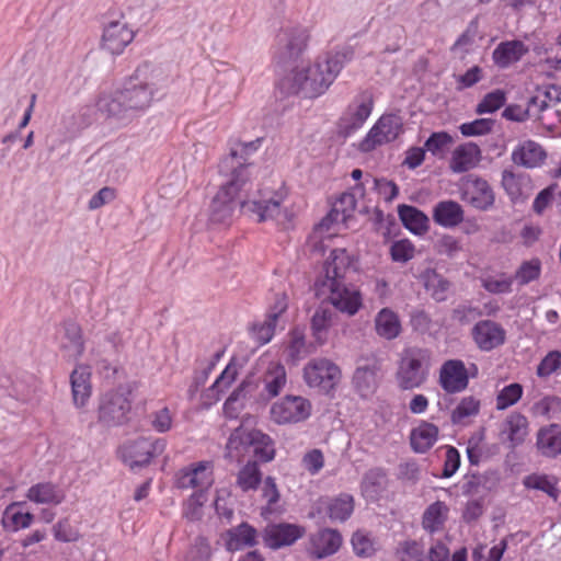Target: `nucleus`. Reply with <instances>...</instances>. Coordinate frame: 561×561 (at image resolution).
I'll list each match as a JSON object with an SVG mask.
<instances>
[{"mask_svg":"<svg viewBox=\"0 0 561 561\" xmlns=\"http://www.w3.org/2000/svg\"><path fill=\"white\" fill-rule=\"evenodd\" d=\"M130 410V401L122 389H113L101 397L99 421L107 425L118 424Z\"/></svg>","mask_w":561,"mask_h":561,"instance_id":"obj_15","label":"nucleus"},{"mask_svg":"<svg viewBox=\"0 0 561 561\" xmlns=\"http://www.w3.org/2000/svg\"><path fill=\"white\" fill-rule=\"evenodd\" d=\"M480 411V402L473 397H465L460 400L451 413L455 424L462 423L465 419L474 416Z\"/></svg>","mask_w":561,"mask_h":561,"instance_id":"obj_52","label":"nucleus"},{"mask_svg":"<svg viewBox=\"0 0 561 561\" xmlns=\"http://www.w3.org/2000/svg\"><path fill=\"white\" fill-rule=\"evenodd\" d=\"M306 533L305 527L296 524L280 523L268 525L264 530V543L271 549L291 546Z\"/></svg>","mask_w":561,"mask_h":561,"instance_id":"obj_20","label":"nucleus"},{"mask_svg":"<svg viewBox=\"0 0 561 561\" xmlns=\"http://www.w3.org/2000/svg\"><path fill=\"white\" fill-rule=\"evenodd\" d=\"M386 472L380 468H373L368 470L362 481V490L367 495L377 494L386 483Z\"/></svg>","mask_w":561,"mask_h":561,"instance_id":"obj_50","label":"nucleus"},{"mask_svg":"<svg viewBox=\"0 0 561 561\" xmlns=\"http://www.w3.org/2000/svg\"><path fill=\"white\" fill-rule=\"evenodd\" d=\"M514 164L526 169L541 167L547 159V151L537 141L527 139L520 141L512 151Z\"/></svg>","mask_w":561,"mask_h":561,"instance_id":"obj_24","label":"nucleus"},{"mask_svg":"<svg viewBox=\"0 0 561 561\" xmlns=\"http://www.w3.org/2000/svg\"><path fill=\"white\" fill-rule=\"evenodd\" d=\"M398 214L403 226L412 233L422 236L430 228L428 217L414 206L401 205Z\"/></svg>","mask_w":561,"mask_h":561,"instance_id":"obj_36","label":"nucleus"},{"mask_svg":"<svg viewBox=\"0 0 561 561\" xmlns=\"http://www.w3.org/2000/svg\"><path fill=\"white\" fill-rule=\"evenodd\" d=\"M513 277L501 273L483 279V287L492 294H505L512 290Z\"/></svg>","mask_w":561,"mask_h":561,"instance_id":"obj_59","label":"nucleus"},{"mask_svg":"<svg viewBox=\"0 0 561 561\" xmlns=\"http://www.w3.org/2000/svg\"><path fill=\"white\" fill-rule=\"evenodd\" d=\"M377 369L370 366L358 367L353 376L355 389L363 396H367L376 388Z\"/></svg>","mask_w":561,"mask_h":561,"instance_id":"obj_46","label":"nucleus"},{"mask_svg":"<svg viewBox=\"0 0 561 561\" xmlns=\"http://www.w3.org/2000/svg\"><path fill=\"white\" fill-rule=\"evenodd\" d=\"M215 482L214 462L202 460L190 463L176 471L174 476V485L180 490L192 489L194 491H207Z\"/></svg>","mask_w":561,"mask_h":561,"instance_id":"obj_9","label":"nucleus"},{"mask_svg":"<svg viewBox=\"0 0 561 561\" xmlns=\"http://www.w3.org/2000/svg\"><path fill=\"white\" fill-rule=\"evenodd\" d=\"M314 350L312 344L306 342L305 333L300 329L295 328L289 331L286 351L291 360H299L313 353Z\"/></svg>","mask_w":561,"mask_h":561,"instance_id":"obj_41","label":"nucleus"},{"mask_svg":"<svg viewBox=\"0 0 561 561\" xmlns=\"http://www.w3.org/2000/svg\"><path fill=\"white\" fill-rule=\"evenodd\" d=\"M453 141V137L447 131H435L425 141V150L440 157Z\"/></svg>","mask_w":561,"mask_h":561,"instance_id":"obj_57","label":"nucleus"},{"mask_svg":"<svg viewBox=\"0 0 561 561\" xmlns=\"http://www.w3.org/2000/svg\"><path fill=\"white\" fill-rule=\"evenodd\" d=\"M472 339L481 351H492L504 344L506 332L503 327L491 320H481L471 331Z\"/></svg>","mask_w":561,"mask_h":561,"instance_id":"obj_21","label":"nucleus"},{"mask_svg":"<svg viewBox=\"0 0 561 561\" xmlns=\"http://www.w3.org/2000/svg\"><path fill=\"white\" fill-rule=\"evenodd\" d=\"M352 58L353 49L348 47L328 53L323 57H319L313 65L294 70L290 91L302 93L306 98H317L323 94Z\"/></svg>","mask_w":561,"mask_h":561,"instance_id":"obj_3","label":"nucleus"},{"mask_svg":"<svg viewBox=\"0 0 561 561\" xmlns=\"http://www.w3.org/2000/svg\"><path fill=\"white\" fill-rule=\"evenodd\" d=\"M207 502V494L203 491H194L182 503V517L190 522H201L204 516V505Z\"/></svg>","mask_w":561,"mask_h":561,"instance_id":"obj_42","label":"nucleus"},{"mask_svg":"<svg viewBox=\"0 0 561 561\" xmlns=\"http://www.w3.org/2000/svg\"><path fill=\"white\" fill-rule=\"evenodd\" d=\"M262 142L263 138L259 137L249 142L238 140L231 144L229 154L220 162V173H224L226 169H230L231 172L233 168H237L240 163L249 164L247 159L260 149ZM250 165L253 167L254 182L257 175V169L253 163H250Z\"/></svg>","mask_w":561,"mask_h":561,"instance_id":"obj_23","label":"nucleus"},{"mask_svg":"<svg viewBox=\"0 0 561 561\" xmlns=\"http://www.w3.org/2000/svg\"><path fill=\"white\" fill-rule=\"evenodd\" d=\"M26 497L37 504L58 505L65 500V493L54 483L41 482L28 489Z\"/></svg>","mask_w":561,"mask_h":561,"instance_id":"obj_35","label":"nucleus"},{"mask_svg":"<svg viewBox=\"0 0 561 561\" xmlns=\"http://www.w3.org/2000/svg\"><path fill=\"white\" fill-rule=\"evenodd\" d=\"M481 159V149L474 142H465L457 146L451 152L449 168L455 173H462L473 169Z\"/></svg>","mask_w":561,"mask_h":561,"instance_id":"obj_28","label":"nucleus"},{"mask_svg":"<svg viewBox=\"0 0 561 561\" xmlns=\"http://www.w3.org/2000/svg\"><path fill=\"white\" fill-rule=\"evenodd\" d=\"M162 71L144 62L125 81L124 87L99 98L96 106L107 117L130 122L146 112L153 103L159 90Z\"/></svg>","mask_w":561,"mask_h":561,"instance_id":"obj_2","label":"nucleus"},{"mask_svg":"<svg viewBox=\"0 0 561 561\" xmlns=\"http://www.w3.org/2000/svg\"><path fill=\"white\" fill-rule=\"evenodd\" d=\"M402 130L403 123L400 116L396 114H383L360 141L359 148L364 152H369L378 146L396 140Z\"/></svg>","mask_w":561,"mask_h":561,"instance_id":"obj_11","label":"nucleus"},{"mask_svg":"<svg viewBox=\"0 0 561 561\" xmlns=\"http://www.w3.org/2000/svg\"><path fill=\"white\" fill-rule=\"evenodd\" d=\"M355 208V196L351 193L341 194L333 203L330 213L314 227L309 238L312 248L318 251H323V241L339 233V227L346 225L347 220L353 216Z\"/></svg>","mask_w":561,"mask_h":561,"instance_id":"obj_6","label":"nucleus"},{"mask_svg":"<svg viewBox=\"0 0 561 561\" xmlns=\"http://www.w3.org/2000/svg\"><path fill=\"white\" fill-rule=\"evenodd\" d=\"M424 556L425 546L422 540L405 539L394 549V558L398 561H424Z\"/></svg>","mask_w":561,"mask_h":561,"instance_id":"obj_45","label":"nucleus"},{"mask_svg":"<svg viewBox=\"0 0 561 561\" xmlns=\"http://www.w3.org/2000/svg\"><path fill=\"white\" fill-rule=\"evenodd\" d=\"M354 511V497L341 493L334 497H322L317 503V514L327 516L331 522H345Z\"/></svg>","mask_w":561,"mask_h":561,"instance_id":"obj_22","label":"nucleus"},{"mask_svg":"<svg viewBox=\"0 0 561 561\" xmlns=\"http://www.w3.org/2000/svg\"><path fill=\"white\" fill-rule=\"evenodd\" d=\"M506 102V93L503 90L496 89L486 93L480 103L477 105L476 112L478 114L494 113L500 110Z\"/></svg>","mask_w":561,"mask_h":561,"instance_id":"obj_54","label":"nucleus"},{"mask_svg":"<svg viewBox=\"0 0 561 561\" xmlns=\"http://www.w3.org/2000/svg\"><path fill=\"white\" fill-rule=\"evenodd\" d=\"M32 520L33 515L28 512H22L18 503L9 505L2 517L4 528L11 531L28 527Z\"/></svg>","mask_w":561,"mask_h":561,"instance_id":"obj_43","label":"nucleus"},{"mask_svg":"<svg viewBox=\"0 0 561 561\" xmlns=\"http://www.w3.org/2000/svg\"><path fill=\"white\" fill-rule=\"evenodd\" d=\"M462 199L474 208L485 210L494 203V193L489 183L477 176H468L461 185Z\"/></svg>","mask_w":561,"mask_h":561,"instance_id":"obj_17","label":"nucleus"},{"mask_svg":"<svg viewBox=\"0 0 561 561\" xmlns=\"http://www.w3.org/2000/svg\"><path fill=\"white\" fill-rule=\"evenodd\" d=\"M522 385L514 382L505 386L496 396V409L505 410L517 403L523 396Z\"/></svg>","mask_w":561,"mask_h":561,"instance_id":"obj_55","label":"nucleus"},{"mask_svg":"<svg viewBox=\"0 0 561 561\" xmlns=\"http://www.w3.org/2000/svg\"><path fill=\"white\" fill-rule=\"evenodd\" d=\"M301 463L308 473L316 476L324 467V455L320 449L313 448L304 455Z\"/></svg>","mask_w":561,"mask_h":561,"instance_id":"obj_62","label":"nucleus"},{"mask_svg":"<svg viewBox=\"0 0 561 561\" xmlns=\"http://www.w3.org/2000/svg\"><path fill=\"white\" fill-rule=\"evenodd\" d=\"M165 444L162 439L150 442L139 438L125 443L118 450L121 459L130 468L147 466L157 453L163 451Z\"/></svg>","mask_w":561,"mask_h":561,"instance_id":"obj_14","label":"nucleus"},{"mask_svg":"<svg viewBox=\"0 0 561 561\" xmlns=\"http://www.w3.org/2000/svg\"><path fill=\"white\" fill-rule=\"evenodd\" d=\"M527 489L539 490L556 499L558 496L557 480L546 474H530L524 479Z\"/></svg>","mask_w":561,"mask_h":561,"instance_id":"obj_49","label":"nucleus"},{"mask_svg":"<svg viewBox=\"0 0 561 561\" xmlns=\"http://www.w3.org/2000/svg\"><path fill=\"white\" fill-rule=\"evenodd\" d=\"M390 257L397 263H407L415 255V245L409 239L397 240L389 249Z\"/></svg>","mask_w":561,"mask_h":561,"instance_id":"obj_53","label":"nucleus"},{"mask_svg":"<svg viewBox=\"0 0 561 561\" xmlns=\"http://www.w3.org/2000/svg\"><path fill=\"white\" fill-rule=\"evenodd\" d=\"M213 554L211 546L207 538L197 537L185 556V561H209Z\"/></svg>","mask_w":561,"mask_h":561,"instance_id":"obj_58","label":"nucleus"},{"mask_svg":"<svg viewBox=\"0 0 561 561\" xmlns=\"http://www.w3.org/2000/svg\"><path fill=\"white\" fill-rule=\"evenodd\" d=\"M59 348L69 358L78 359L84 353L85 344L81 327L73 321L62 324V332L59 336Z\"/></svg>","mask_w":561,"mask_h":561,"instance_id":"obj_27","label":"nucleus"},{"mask_svg":"<svg viewBox=\"0 0 561 561\" xmlns=\"http://www.w3.org/2000/svg\"><path fill=\"white\" fill-rule=\"evenodd\" d=\"M375 329L379 336L386 340H393L401 332V322L394 311L383 308L375 318Z\"/></svg>","mask_w":561,"mask_h":561,"instance_id":"obj_38","label":"nucleus"},{"mask_svg":"<svg viewBox=\"0 0 561 561\" xmlns=\"http://www.w3.org/2000/svg\"><path fill=\"white\" fill-rule=\"evenodd\" d=\"M438 434L439 430L435 424L422 421L411 431L410 442L412 449L421 454L426 453L437 442Z\"/></svg>","mask_w":561,"mask_h":561,"instance_id":"obj_33","label":"nucleus"},{"mask_svg":"<svg viewBox=\"0 0 561 561\" xmlns=\"http://www.w3.org/2000/svg\"><path fill=\"white\" fill-rule=\"evenodd\" d=\"M536 446L539 453L548 458L561 455V427L550 424L541 427L537 433Z\"/></svg>","mask_w":561,"mask_h":561,"instance_id":"obj_30","label":"nucleus"},{"mask_svg":"<svg viewBox=\"0 0 561 561\" xmlns=\"http://www.w3.org/2000/svg\"><path fill=\"white\" fill-rule=\"evenodd\" d=\"M450 283L435 271L425 275V287L437 301L445 300Z\"/></svg>","mask_w":561,"mask_h":561,"instance_id":"obj_51","label":"nucleus"},{"mask_svg":"<svg viewBox=\"0 0 561 561\" xmlns=\"http://www.w3.org/2000/svg\"><path fill=\"white\" fill-rule=\"evenodd\" d=\"M449 508L445 502L436 501L428 505L422 516V527L425 531L434 534L439 531L447 520Z\"/></svg>","mask_w":561,"mask_h":561,"instance_id":"obj_37","label":"nucleus"},{"mask_svg":"<svg viewBox=\"0 0 561 561\" xmlns=\"http://www.w3.org/2000/svg\"><path fill=\"white\" fill-rule=\"evenodd\" d=\"M277 323L270 319L264 322L254 324L252 328L253 339L260 344H267L274 336Z\"/></svg>","mask_w":561,"mask_h":561,"instance_id":"obj_63","label":"nucleus"},{"mask_svg":"<svg viewBox=\"0 0 561 561\" xmlns=\"http://www.w3.org/2000/svg\"><path fill=\"white\" fill-rule=\"evenodd\" d=\"M263 462L272 461L275 457L273 439L260 430L237 428L227 442V454L230 458L240 460L249 450Z\"/></svg>","mask_w":561,"mask_h":561,"instance_id":"obj_5","label":"nucleus"},{"mask_svg":"<svg viewBox=\"0 0 561 561\" xmlns=\"http://www.w3.org/2000/svg\"><path fill=\"white\" fill-rule=\"evenodd\" d=\"M173 415L169 408L164 407L151 414V426L158 433H165L172 428Z\"/></svg>","mask_w":561,"mask_h":561,"instance_id":"obj_64","label":"nucleus"},{"mask_svg":"<svg viewBox=\"0 0 561 561\" xmlns=\"http://www.w3.org/2000/svg\"><path fill=\"white\" fill-rule=\"evenodd\" d=\"M341 545L342 536L337 530L323 528L309 536L306 550L313 559H324L337 552Z\"/></svg>","mask_w":561,"mask_h":561,"instance_id":"obj_19","label":"nucleus"},{"mask_svg":"<svg viewBox=\"0 0 561 561\" xmlns=\"http://www.w3.org/2000/svg\"><path fill=\"white\" fill-rule=\"evenodd\" d=\"M311 412L312 404L307 398L288 394L272 404L270 416L278 425H290L308 420Z\"/></svg>","mask_w":561,"mask_h":561,"instance_id":"obj_8","label":"nucleus"},{"mask_svg":"<svg viewBox=\"0 0 561 561\" xmlns=\"http://www.w3.org/2000/svg\"><path fill=\"white\" fill-rule=\"evenodd\" d=\"M374 104V96L369 91L358 93L340 118L343 131L350 135L359 129L370 116Z\"/></svg>","mask_w":561,"mask_h":561,"instance_id":"obj_13","label":"nucleus"},{"mask_svg":"<svg viewBox=\"0 0 561 561\" xmlns=\"http://www.w3.org/2000/svg\"><path fill=\"white\" fill-rule=\"evenodd\" d=\"M502 433L513 446L522 444L528 434L527 417L517 412L510 414L504 421Z\"/></svg>","mask_w":561,"mask_h":561,"instance_id":"obj_39","label":"nucleus"},{"mask_svg":"<svg viewBox=\"0 0 561 561\" xmlns=\"http://www.w3.org/2000/svg\"><path fill=\"white\" fill-rule=\"evenodd\" d=\"M467 559L466 548H460L450 554L448 545L440 539L434 540L424 556V561H467Z\"/></svg>","mask_w":561,"mask_h":561,"instance_id":"obj_40","label":"nucleus"},{"mask_svg":"<svg viewBox=\"0 0 561 561\" xmlns=\"http://www.w3.org/2000/svg\"><path fill=\"white\" fill-rule=\"evenodd\" d=\"M465 211L458 202H438L433 208V220L440 227L454 228L463 220Z\"/></svg>","mask_w":561,"mask_h":561,"instance_id":"obj_31","label":"nucleus"},{"mask_svg":"<svg viewBox=\"0 0 561 561\" xmlns=\"http://www.w3.org/2000/svg\"><path fill=\"white\" fill-rule=\"evenodd\" d=\"M494 126V121L491 118H478L469 123L460 125V133L466 137L482 136L489 134Z\"/></svg>","mask_w":561,"mask_h":561,"instance_id":"obj_60","label":"nucleus"},{"mask_svg":"<svg viewBox=\"0 0 561 561\" xmlns=\"http://www.w3.org/2000/svg\"><path fill=\"white\" fill-rule=\"evenodd\" d=\"M107 22L103 27L101 47L112 55H121L134 41L135 33L122 19Z\"/></svg>","mask_w":561,"mask_h":561,"instance_id":"obj_16","label":"nucleus"},{"mask_svg":"<svg viewBox=\"0 0 561 561\" xmlns=\"http://www.w3.org/2000/svg\"><path fill=\"white\" fill-rule=\"evenodd\" d=\"M318 295L327 294L329 301L341 312L354 316L362 307V294L353 285L346 284L345 280L336 282V284H327L318 286Z\"/></svg>","mask_w":561,"mask_h":561,"instance_id":"obj_12","label":"nucleus"},{"mask_svg":"<svg viewBox=\"0 0 561 561\" xmlns=\"http://www.w3.org/2000/svg\"><path fill=\"white\" fill-rule=\"evenodd\" d=\"M236 377V368L228 365L217 377L213 386L207 390L206 396L210 397L214 402L219 401L221 393H224L233 383Z\"/></svg>","mask_w":561,"mask_h":561,"instance_id":"obj_47","label":"nucleus"},{"mask_svg":"<svg viewBox=\"0 0 561 561\" xmlns=\"http://www.w3.org/2000/svg\"><path fill=\"white\" fill-rule=\"evenodd\" d=\"M353 264L354 259L345 249L332 250L324 262V276L316 283V287L345 280V276Z\"/></svg>","mask_w":561,"mask_h":561,"instance_id":"obj_18","label":"nucleus"},{"mask_svg":"<svg viewBox=\"0 0 561 561\" xmlns=\"http://www.w3.org/2000/svg\"><path fill=\"white\" fill-rule=\"evenodd\" d=\"M257 542L256 529L248 523L232 527L226 533V548L229 551H238L247 547H253Z\"/></svg>","mask_w":561,"mask_h":561,"instance_id":"obj_32","label":"nucleus"},{"mask_svg":"<svg viewBox=\"0 0 561 561\" xmlns=\"http://www.w3.org/2000/svg\"><path fill=\"white\" fill-rule=\"evenodd\" d=\"M229 179L219 186L209 205V221L229 226L237 207L255 218L257 222L274 220L287 228L293 215L283 207L288 190L283 181L267 179L257 188V196L250 198L253 188V167L240 163L228 174Z\"/></svg>","mask_w":561,"mask_h":561,"instance_id":"obj_1","label":"nucleus"},{"mask_svg":"<svg viewBox=\"0 0 561 561\" xmlns=\"http://www.w3.org/2000/svg\"><path fill=\"white\" fill-rule=\"evenodd\" d=\"M342 378L340 367L328 358H313L304 368V380L310 388L331 394Z\"/></svg>","mask_w":561,"mask_h":561,"instance_id":"obj_7","label":"nucleus"},{"mask_svg":"<svg viewBox=\"0 0 561 561\" xmlns=\"http://www.w3.org/2000/svg\"><path fill=\"white\" fill-rule=\"evenodd\" d=\"M540 262L539 260H531L524 262L516 271L515 279L520 285H526L540 276Z\"/></svg>","mask_w":561,"mask_h":561,"instance_id":"obj_61","label":"nucleus"},{"mask_svg":"<svg viewBox=\"0 0 561 561\" xmlns=\"http://www.w3.org/2000/svg\"><path fill=\"white\" fill-rule=\"evenodd\" d=\"M261 381L270 399L277 397L287 382V374L279 362H271L266 367Z\"/></svg>","mask_w":561,"mask_h":561,"instance_id":"obj_34","label":"nucleus"},{"mask_svg":"<svg viewBox=\"0 0 561 561\" xmlns=\"http://www.w3.org/2000/svg\"><path fill=\"white\" fill-rule=\"evenodd\" d=\"M528 51L529 48L522 41H505L495 47L492 59L497 67L504 69L519 61Z\"/></svg>","mask_w":561,"mask_h":561,"instance_id":"obj_29","label":"nucleus"},{"mask_svg":"<svg viewBox=\"0 0 561 561\" xmlns=\"http://www.w3.org/2000/svg\"><path fill=\"white\" fill-rule=\"evenodd\" d=\"M262 482V472L255 461L245 463L237 474V486L243 492L256 490Z\"/></svg>","mask_w":561,"mask_h":561,"instance_id":"obj_44","label":"nucleus"},{"mask_svg":"<svg viewBox=\"0 0 561 561\" xmlns=\"http://www.w3.org/2000/svg\"><path fill=\"white\" fill-rule=\"evenodd\" d=\"M477 375L476 364L467 367L461 359H448L439 368L438 383L446 393H459L467 389L470 378Z\"/></svg>","mask_w":561,"mask_h":561,"instance_id":"obj_10","label":"nucleus"},{"mask_svg":"<svg viewBox=\"0 0 561 561\" xmlns=\"http://www.w3.org/2000/svg\"><path fill=\"white\" fill-rule=\"evenodd\" d=\"M92 371L85 364H79L70 374V385L73 404L84 408L92 396Z\"/></svg>","mask_w":561,"mask_h":561,"instance_id":"obj_25","label":"nucleus"},{"mask_svg":"<svg viewBox=\"0 0 561 561\" xmlns=\"http://www.w3.org/2000/svg\"><path fill=\"white\" fill-rule=\"evenodd\" d=\"M309 38L310 35L306 27L291 26L282 28L276 36V42L284 55L296 57L307 48Z\"/></svg>","mask_w":561,"mask_h":561,"instance_id":"obj_26","label":"nucleus"},{"mask_svg":"<svg viewBox=\"0 0 561 561\" xmlns=\"http://www.w3.org/2000/svg\"><path fill=\"white\" fill-rule=\"evenodd\" d=\"M332 322V312L328 309H318L311 319L312 334L319 344L327 340V331Z\"/></svg>","mask_w":561,"mask_h":561,"instance_id":"obj_48","label":"nucleus"},{"mask_svg":"<svg viewBox=\"0 0 561 561\" xmlns=\"http://www.w3.org/2000/svg\"><path fill=\"white\" fill-rule=\"evenodd\" d=\"M432 352L420 346L405 347L400 356L397 382L403 390L420 388L427 379Z\"/></svg>","mask_w":561,"mask_h":561,"instance_id":"obj_4","label":"nucleus"},{"mask_svg":"<svg viewBox=\"0 0 561 561\" xmlns=\"http://www.w3.org/2000/svg\"><path fill=\"white\" fill-rule=\"evenodd\" d=\"M560 369L561 352L554 350L548 352L547 355L540 360L537 366L536 374L539 378H548Z\"/></svg>","mask_w":561,"mask_h":561,"instance_id":"obj_56","label":"nucleus"}]
</instances>
